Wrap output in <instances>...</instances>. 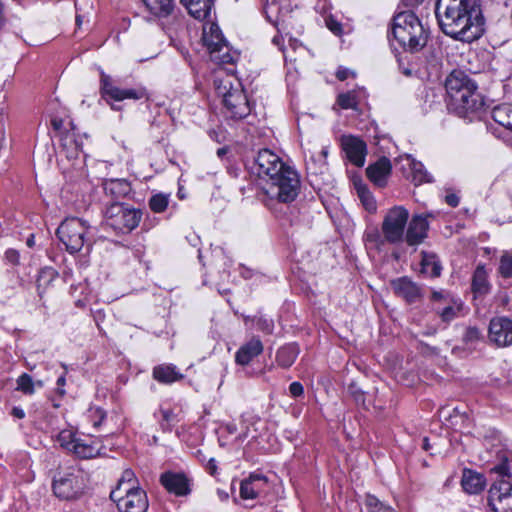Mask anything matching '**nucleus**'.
<instances>
[{
    "label": "nucleus",
    "mask_w": 512,
    "mask_h": 512,
    "mask_svg": "<svg viewBox=\"0 0 512 512\" xmlns=\"http://www.w3.org/2000/svg\"><path fill=\"white\" fill-rule=\"evenodd\" d=\"M435 15L447 36L469 43L480 38V0H438Z\"/></svg>",
    "instance_id": "obj_1"
},
{
    "label": "nucleus",
    "mask_w": 512,
    "mask_h": 512,
    "mask_svg": "<svg viewBox=\"0 0 512 512\" xmlns=\"http://www.w3.org/2000/svg\"><path fill=\"white\" fill-rule=\"evenodd\" d=\"M259 178L270 181L267 193L279 202L290 203L295 200L300 190L298 173L286 165L282 159L269 149L258 152L251 166Z\"/></svg>",
    "instance_id": "obj_2"
},
{
    "label": "nucleus",
    "mask_w": 512,
    "mask_h": 512,
    "mask_svg": "<svg viewBox=\"0 0 512 512\" xmlns=\"http://www.w3.org/2000/svg\"><path fill=\"white\" fill-rule=\"evenodd\" d=\"M447 108L467 122L480 121L478 84L464 71L453 70L445 80Z\"/></svg>",
    "instance_id": "obj_3"
},
{
    "label": "nucleus",
    "mask_w": 512,
    "mask_h": 512,
    "mask_svg": "<svg viewBox=\"0 0 512 512\" xmlns=\"http://www.w3.org/2000/svg\"><path fill=\"white\" fill-rule=\"evenodd\" d=\"M429 28L412 11H403L393 18L389 41L395 40L410 53L421 51L427 44Z\"/></svg>",
    "instance_id": "obj_4"
},
{
    "label": "nucleus",
    "mask_w": 512,
    "mask_h": 512,
    "mask_svg": "<svg viewBox=\"0 0 512 512\" xmlns=\"http://www.w3.org/2000/svg\"><path fill=\"white\" fill-rule=\"evenodd\" d=\"M482 461H485L487 469L499 477H510L508 463L512 461V444L505 439L496 429L489 428L482 437Z\"/></svg>",
    "instance_id": "obj_5"
},
{
    "label": "nucleus",
    "mask_w": 512,
    "mask_h": 512,
    "mask_svg": "<svg viewBox=\"0 0 512 512\" xmlns=\"http://www.w3.org/2000/svg\"><path fill=\"white\" fill-rule=\"evenodd\" d=\"M142 211L120 201L107 205L104 211V223L116 234H129L138 227Z\"/></svg>",
    "instance_id": "obj_6"
},
{
    "label": "nucleus",
    "mask_w": 512,
    "mask_h": 512,
    "mask_svg": "<svg viewBox=\"0 0 512 512\" xmlns=\"http://www.w3.org/2000/svg\"><path fill=\"white\" fill-rule=\"evenodd\" d=\"M90 226L80 218H66L56 230V235L70 254L77 253L83 248L87 251L92 246L89 234Z\"/></svg>",
    "instance_id": "obj_7"
},
{
    "label": "nucleus",
    "mask_w": 512,
    "mask_h": 512,
    "mask_svg": "<svg viewBox=\"0 0 512 512\" xmlns=\"http://www.w3.org/2000/svg\"><path fill=\"white\" fill-rule=\"evenodd\" d=\"M100 93L102 98L111 106L113 110H120L121 107L115 105L114 102H121L124 100H148V90L140 85L132 87H122L111 76L107 75L104 71H100Z\"/></svg>",
    "instance_id": "obj_8"
},
{
    "label": "nucleus",
    "mask_w": 512,
    "mask_h": 512,
    "mask_svg": "<svg viewBox=\"0 0 512 512\" xmlns=\"http://www.w3.org/2000/svg\"><path fill=\"white\" fill-rule=\"evenodd\" d=\"M86 487V474L78 466H70L59 470L53 477L54 495L62 500L78 498Z\"/></svg>",
    "instance_id": "obj_9"
},
{
    "label": "nucleus",
    "mask_w": 512,
    "mask_h": 512,
    "mask_svg": "<svg viewBox=\"0 0 512 512\" xmlns=\"http://www.w3.org/2000/svg\"><path fill=\"white\" fill-rule=\"evenodd\" d=\"M408 219L409 212L403 206H394L389 209L381 226L384 239L390 244L402 242Z\"/></svg>",
    "instance_id": "obj_10"
},
{
    "label": "nucleus",
    "mask_w": 512,
    "mask_h": 512,
    "mask_svg": "<svg viewBox=\"0 0 512 512\" xmlns=\"http://www.w3.org/2000/svg\"><path fill=\"white\" fill-rule=\"evenodd\" d=\"M512 475L495 480L488 490L487 507L492 512H512Z\"/></svg>",
    "instance_id": "obj_11"
},
{
    "label": "nucleus",
    "mask_w": 512,
    "mask_h": 512,
    "mask_svg": "<svg viewBox=\"0 0 512 512\" xmlns=\"http://www.w3.org/2000/svg\"><path fill=\"white\" fill-rule=\"evenodd\" d=\"M110 499L116 503L119 512H146L149 506L147 494L140 487L123 492L113 489Z\"/></svg>",
    "instance_id": "obj_12"
},
{
    "label": "nucleus",
    "mask_w": 512,
    "mask_h": 512,
    "mask_svg": "<svg viewBox=\"0 0 512 512\" xmlns=\"http://www.w3.org/2000/svg\"><path fill=\"white\" fill-rule=\"evenodd\" d=\"M203 41L212 61L222 64L234 63V55L230 52L228 44L218 26L211 25L210 31L208 33L204 32Z\"/></svg>",
    "instance_id": "obj_13"
},
{
    "label": "nucleus",
    "mask_w": 512,
    "mask_h": 512,
    "mask_svg": "<svg viewBox=\"0 0 512 512\" xmlns=\"http://www.w3.org/2000/svg\"><path fill=\"white\" fill-rule=\"evenodd\" d=\"M225 115L234 120L244 119L250 115L251 107L243 89H231L223 98Z\"/></svg>",
    "instance_id": "obj_14"
},
{
    "label": "nucleus",
    "mask_w": 512,
    "mask_h": 512,
    "mask_svg": "<svg viewBox=\"0 0 512 512\" xmlns=\"http://www.w3.org/2000/svg\"><path fill=\"white\" fill-rule=\"evenodd\" d=\"M488 339L498 347L512 345V320L507 317H496L490 321Z\"/></svg>",
    "instance_id": "obj_15"
},
{
    "label": "nucleus",
    "mask_w": 512,
    "mask_h": 512,
    "mask_svg": "<svg viewBox=\"0 0 512 512\" xmlns=\"http://www.w3.org/2000/svg\"><path fill=\"white\" fill-rule=\"evenodd\" d=\"M404 240L408 246H418L428 237L429 222L422 214L414 215L407 223Z\"/></svg>",
    "instance_id": "obj_16"
},
{
    "label": "nucleus",
    "mask_w": 512,
    "mask_h": 512,
    "mask_svg": "<svg viewBox=\"0 0 512 512\" xmlns=\"http://www.w3.org/2000/svg\"><path fill=\"white\" fill-rule=\"evenodd\" d=\"M341 146L351 163L357 167L364 165L367 146L362 139L352 135H344L341 138Z\"/></svg>",
    "instance_id": "obj_17"
},
{
    "label": "nucleus",
    "mask_w": 512,
    "mask_h": 512,
    "mask_svg": "<svg viewBox=\"0 0 512 512\" xmlns=\"http://www.w3.org/2000/svg\"><path fill=\"white\" fill-rule=\"evenodd\" d=\"M160 483L169 493L176 496H187L191 492L190 480L184 473L164 472L160 476Z\"/></svg>",
    "instance_id": "obj_18"
},
{
    "label": "nucleus",
    "mask_w": 512,
    "mask_h": 512,
    "mask_svg": "<svg viewBox=\"0 0 512 512\" xmlns=\"http://www.w3.org/2000/svg\"><path fill=\"white\" fill-rule=\"evenodd\" d=\"M392 172V164L389 158L380 157L374 163L369 164L366 168L368 179L379 188H384L388 184V179Z\"/></svg>",
    "instance_id": "obj_19"
},
{
    "label": "nucleus",
    "mask_w": 512,
    "mask_h": 512,
    "mask_svg": "<svg viewBox=\"0 0 512 512\" xmlns=\"http://www.w3.org/2000/svg\"><path fill=\"white\" fill-rule=\"evenodd\" d=\"M394 293L407 303H415L422 297L421 288L410 278L403 276L391 281Z\"/></svg>",
    "instance_id": "obj_20"
},
{
    "label": "nucleus",
    "mask_w": 512,
    "mask_h": 512,
    "mask_svg": "<svg viewBox=\"0 0 512 512\" xmlns=\"http://www.w3.org/2000/svg\"><path fill=\"white\" fill-rule=\"evenodd\" d=\"M268 485L266 476L262 474H250V476L241 481L240 497L244 500H254L258 498Z\"/></svg>",
    "instance_id": "obj_21"
},
{
    "label": "nucleus",
    "mask_w": 512,
    "mask_h": 512,
    "mask_svg": "<svg viewBox=\"0 0 512 512\" xmlns=\"http://www.w3.org/2000/svg\"><path fill=\"white\" fill-rule=\"evenodd\" d=\"M53 129L60 133L61 148L66 153L67 158H77L81 150V143L75 139L74 133L62 132L63 120L59 117L51 119Z\"/></svg>",
    "instance_id": "obj_22"
},
{
    "label": "nucleus",
    "mask_w": 512,
    "mask_h": 512,
    "mask_svg": "<svg viewBox=\"0 0 512 512\" xmlns=\"http://www.w3.org/2000/svg\"><path fill=\"white\" fill-rule=\"evenodd\" d=\"M263 352V344L259 337H252L243 344L235 354V362L238 365L246 366Z\"/></svg>",
    "instance_id": "obj_23"
},
{
    "label": "nucleus",
    "mask_w": 512,
    "mask_h": 512,
    "mask_svg": "<svg viewBox=\"0 0 512 512\" xmlns=\"http://www.w3.org/2000/svg\"><path fill=\"white\" fill-rule=\"evenodd\" d=\"M102 186L105 195L115 201L129 197L132 192L131 184L126 179H106Z\"/></svg>",
    "instance_id": "obj_24"
},
{
    "label": "nucleus",
    "mask_w": 512,
    "mask_h": 512,
    "mask_svg": "<svg viewBox=\"0 0 512 512\" xmlns=\"http://www.w3.org/2000/svg\"><path fill=\"white\" fill-rule=\"evenodd\" d=\"M189 14L197 20H206L210 17L215 0H180Z\"/></svg>",
    "instance_id": "obj_25"
},
{
    "label": "nucleus",
    "mask_w": 512,
    "mask_h": 512,
    "mask_svg": "<svg viewBox=\"0 0 512 512\" xmlns=\"http://www.w3.org/2000/svg\"><path fill=\"white\" fill-rule=\"evenodd\" d=\"M100 449V442L92 438H78L76 442H74V445L72 446V452L77 457L82 459H90L97 456L100 452Z\"/></svg>",
    "instance_id": "obj_26"
},
{
    "label": "nucleus",
    "mask_w": 512,
    "mask_h": 512,
    "mask_svg": "<svg viewBox=\"0 0 512 512\" xmlns=\"http://www.w3.org/2000/svg\"><path fill=\"white\" fill-rule=\"evenodd\" d=\"M406 160L410 171L407 178L414 183L415 186L424 183H432L434 181L432 175L426 170L420 161H416L410 156H408Z\"/></svg>",
    "instance_id": "obj_27"
},
{
    "label": "nucleus",
    "mask_w": 512,
    "mask_h": 512,
    "mask_svg": "<svg viewBox=\"0 0 512 512\" xmlns=\"http://www.w3.org/2000/svg\"><path fill=\"white\" fill-rule=\"evenodd\" d=\"M153 378L162 384H172L184 378L173 364H162L153 368Z\"/></svg>",
    "instance_id": "obj_28"
},
{
    "label": "nucleus",
    "mask_w": 512,
    "mask_h": 512,
    "mask_svg": "<svg viewBox=\"0 0 512 512\" xmlns=\"http://www.w3.org/2000/svg\"><path fill=\"white\" fill-rule=\"evenodd\" d=\"M421 256V273L431 278L439 277L442 272V265L437 254L434 252L422 251Z\"/></svg>",
    "instance_id": "obj_29"
},
{
    "label": "nucleus",
    "mask_w": 512,
    "mask_h": 512,
    "mask_svg": "<svg viewBox=\"0 0 512 512\" xmlns=\"http://www.w3.org/2000/svg\"><path fill=\"white\" fill-rule=\"evenodd\" d=\"M300 349L296 343H288L277 350L276 363L281 368L291 367L299 355Z\"/></svg>",
    "instance_id": "obj_30"
},
{
    "label": "nucleus",
    "mask_w": 512,
    "mask_h": 512,
    "mask_svg": "<svg viewBox=\"0 0 512 512\" xmlns=\"http://www.w3.org/2000/svg\"><path fill=\"white\" fill-rule=\"evenodd\" d=\"M463 308V303L460 299L454 298L452 301L442 306H435L434 310L439 315L441 320L445 323H450L457 318Z\"/></svg>",
    "instance_id": "obj_31"
},
{
    "label": "nucleus",
    "mask_w": 512,
    "mask_h": 512,
    "mask_svg": "<svg viewBox=\"0 0 512 512\" xmlns=\"http://www.w3.org/2000/svg\"><path fill=\"white\" fill-rule=\"evenodd\" d=\"M353 184L357 196L364 208L370 213L375 212L377 209L376 200L367 185L363 183L361 179H355Z\"/></svg>",
    "instance_id": "obj_32"
},
{
    "label": "nucleus",
    "mask_w": 512,
    "mask_h": 512,
    "mask_svg": "<svg viewBox=\"0 0 512 512\" xmlns=\"http://www.w3.org/2000/svg\"><path fill=\"white\" fill-rule=\"evenodd\" d=\"M461 486L467 494L480 493V473L470 468L462 470Z\"/></svg>",
    "instance_id": "obj_33"
},
{
    "label": "nucleus",
    "mask_w": 512,
    "mask_h": 512,
    "mask_svg": "<svg viewBox=\"0 0 512 512\" xmlns=\"http://www.w3.org/2000/svg\"><path fill=\"white\" fill-rule=\"evenodd\" d=\"M491 116L495 123L506 130L512 131V105L502 104L496 106L491 111Z\"/></svg>",
    "instance_id": "obj_34"
},
{
    "label": "nucleus",
    "mask_w": 512,
    "mask_h": 512,
    "mask_svg": "<svg viewBox=\"0 0 512 512\" xmlns=\"http://www.w3.org/2000/svg\"><path fill=\"white\" fill-rule=\"evenodd\" d=\"M149 11L158 17L168 16L174 8V0H143Z\"/></svg>",
    "instance_id": "obj_35"
},
{
    "label": "nucleus",
    "mask_w": 512,
    "mask_h": 512,
    "mask_svg": "<svg viewBox=\"0 0 512 512\" xmlns=\"http://www.w3.org/2000/svg\"><path fill=\"white\" fill-rule=\"evenodd\" d=\"M17 388L16 390L22 392L25 395H33L35 393L36 387L42 388L43 381L38 380L34 381L32 376L28 373H22L16 380Z\"/></svg>",
    "instance_id": "obj_36"
},
{
    "label": "nucleus",
    "mask_w": 512,
    "mask_h": 512,
    "mask_svg": "<svg viewBox=\"0 0 512 512\" xmlns=\"http://www.w3.org/2000/svg\"><path fill=\"white\" fill-rule=\"evenodd\" d=\"M58 273L52 267H44L39 271L36 284L38 294L42 293L50 286V284L57 278Z\"/></svg>",
    "instance_id": "obj_37"
},
{
    "label": "nucleus",
    "mask_w": 512,
    "mask_h": 512,
    "mask_svg": "<svg viewBox=\"0 0 512 512\" xmlns=\"http://www.w3.org/2000/svg\"><path fill=\"white\" fill-rule=\"evenodd\" d=\"M336 102L342 109L357 110L359 105L358 93L355 90L340 93L337 96Z\"/></svg>",
    "instance_id": "obj_38"
},
{
    "label": "nucleus",
    "mask_w": 512,
    "mask_h": 512,
    "mask_svg": "<svg viewBox=\"0 0 512 512\" xmlns=\"http://www.w3.org/2000/svg\"><path fill=\"white\" fill-rule=\"evenodd\" d=\"M138 480L135 473L131 469H125L119 478L115 489H119L120 492L127 491L129 488H138Z\"/></svg>",
    "instance_id": "obj_39"
},
{
    "label": "nucleus",
    "mask_w": 512,
    "mask_h": 512,
    "mask_svg": "<svg viewBox=\"0 0 512 512\" xmlns=\"http://www.w3.org/2000/svg\"><path fill=\"white\" fill-rule=\"evenodd\" d=\"M170 196L164 193H157L151 196L148 205L152 212L162 213L169 205Z\"/></svg>",
    "instance_id": "obj_40"
},
{
    "label": "nucleus",
    "mask_w": 512,
    "mask_h": 512,
    "mask_svg": "<svg viewBox=\"0 0 512 512\" xmlns=\"http://www.w3.org/2000/svg\"><path fill=\"white\" fill-rule=\"evenodd\" d=\"M365 506L368 512H395L391 506L381 502L377 497L371 494L366 495Z\"/></svg>",
    "instance_id": "obj_41"
},
{
    "label": "nucleus",
    "mask_w": 512,
    "mask_h": 512,
    "mask_svg": "<svg viewBox=\"0 0 512 512\" xmlns=\"http://www.w3.org/2000/svg\"><path fill=\"white\" fill-rule=\"evenodd\" d=\"M498 272L503 278L512 277V252L506 251L501 255Z\"/></svg>",
    "instance_id": "obj_42"
},
{
    "label": "nucleus",
    "mask_w": 512,
    "mask_h": 512,
    "mask_svg": "<svg viewBox=\"0 0 512 512\" xmlns=\"http://www.w3.org/2000/svg\"><path fill=\"white\" fill-rule=\"evenodd\" d=\"M77 439L78 438H76L69 430H63L58 435V441L60 445L70 452H72V446Z\"/></svg>",
    "instance_id": "obj_43"
},
{
    "label": "nucleus",
    "mask_w": 512,
    "mask_h": 512,
    "mask_svg": "<svg viewBox=\"0 0 512 512\" xmlns=\"http://www.w3.org/2000/svg\"><path fill=\"white\" fill-rule=\"evenodd\" d=\"M454 298L455 297L453 295L445 290L433 291L431 295V300L438 304L437 306L445 305L446 303L452 301Z\"/></svg>",
    "instance_id": "obj_44"
},
{
    "label": "nucleus",
    "mask_w": 512,
    "mask_h": 512,
    "mask_svg": "<svg viewBox=\"0 0 512 512\" xmlns=\"http://www.w3.org/2000/svg\"><path fill=\"white\" fill-rule=\"evenodd\" d=\"M89 412L94 427L100 426L107 415L106 411L100 407L91 408Z\"/></svg>",
    "instance_id": "obj_45"
},
{
    "label": "nucleus",
    "mask_w": 512,
    "mask_h": 512,
    "mask_svg": "<svg viewBox=\"0 0 512 512\" xmlns=\"http://www.w3.org/2000/svg\"><path fill=\"white\" fill-rule=\"evenodd\" d=\"M325 24L327 28L336 36H340L343 33L342 24L333 16H328L325 18Z\"/></svg>",
    "instance_id": "obj_46"
},
{
    "label": "nucleus",
    "mask_w": 512,
    "mask_h": 512,
    "mask_svg": "<svg viewBox=\"0 0 512 512\" xmlns=\"http://www.w3.org/2000/svg\"><path fill=\"white\" fill-rule=\"evenodd\" d=\"M256 326L259 330L267 333V334H271L273 332V329H274V323H273V320L272 319H268V318H264V317H259L257 319V322H256Z\"/></svg>",
    "instance_id": "obj_47"
},
{
    "label": "nucleus",
    "mask_w": 512,
    "mask_h": 512,
    "mask_svg": "<svg viewBox=\"0 0 512 512\" xmlns=\"http://www.w3.org/2000/svg\"><path fill=\"white\" fill-rule=\"evenodd\" d=\"M480 334L477 327H469L464 336L463 341L469 345L479 340Z\"/></svg>",
    "instance_id": "obj_48"
},
{
    "label": "nucleus",
    "mask_w": 512,
    "mask_h": 512,
    "mask_svg": "<svg viewBox=\"0 0 512 512\" xmlns=\"http://www.w3.org/2000/svg\"><path fill=\"white\" fill-rule=\"evenodd\" d=\"M289 394L293 398L302 397L304 395V387H303V385L300 382H298V381L292 382L289 385Z\"/></svg>",
    "instance_id": "obj_49"
},
{
    "label": "nucleus",
    "mask_w": 512,
    "mask_h": 512,
    "mask_svg": "<svg viewBox=\"0 0 512 512\" xmlns=\"http://www.w3.org/2000/svg\"><path fill=\"white\" fill-rule=\"evenodd\" d=\"M472 291L474 293L475 298L477 297L478 293H480V264L477 265L474 269L472 279Z\"/></svg>",
    "instance_id": "obj_50"
},
{
    "label": "nucleus",
    "mask_w": 512,
    "mask_h": 512,
    "mask_svg": "<svg viewBox=\"0 0 512 512\" xmlns=\"http://www.w3.org/2000/svg\"><path fill=\"white\" fill-rule=\"evenodd\" d=\"M5 258L11 264H14V265L18 264V262H19V253H18V251L14 250V249H8L5 252Z\"/></svg>",
    "instance_id": "obj_51"
},
{
    "label": "nucleus",
    "mask_w": 512,
    "mask_h": 512,
    "mask_svg": "<svg viewBox=\"0 0 512 512\" xmlns=\"http://www.w3.org/2000/svg\"><path fill=\"white\" fill-rule=\"evenodd\" d=\"M162 419L165 422H176V414L171 409H160Z\"/></svg>",
    "instance_id": "obj_52"
},
{
    "label": "nucleus",
    "mask_w": 512,
    "mask_h": 512,
    "mask_svg": "<svg viewBox=\"0 0 512 512\" xmlns=\"http://www.w3.org/2000/svg\"><path fill=\"white\" fill-rule=\"evenodd\" d=\"M445 202L450 206V207H457L460 203V199L458 197L457 194L455 193H449L445 196Z\"/></svg>",
    "instance_id": "obj_53"
},
{
    "label": "nucleus",
    "mask_w": 512,
    "mask_h": 512,
    "mask_svg": "<svg viewBox=\"0 0 512 512\" xmlns=\"http://www.w3.org/2000/svg\"><path fill=\"white\" fill-rule=\"evenodd\" d=\"M349 392L353 395L356 402H364L365 396L364 393L358 389L354 385L349 386Z\"/></svg>",
    "instance_id": "obj_54"
},
{
    "label": "nucleus",
    "mask_w": 512,
    "mask_h": 512,
    "mask_svg": "<svg viewBox=\"0 0 512 512\" xmlns=\"http://www.w3.org/2000/svg\"><path fill=\"white\" fill-rule=\"evenodd\" d=\"M350 75H354V73L352 71H350L349 69L344 68V67H339L337 72H336V77L340 81L346 80Z\"/></svg>",
    "instance_id": "obj_55"
},
{
    "label": "nucleus",
    "mask_w": 512,
    "mask_h": 512,
    "mask_svg": "<svg viewBox=\"0 0 512 512\" xmlns=\"http://www.w3.org/2000/svg\"><path fill=\"white\" fill-rule=\"evenodd\" d=\"M481 286H482V295L490 292L491 286H490V284L486 280L485 271H484V267L483 266H482V283H481Z\"/></svg>",
    "instance_id": "obj_56"
},
{
    "label": "nucleus",
    "mask_w": 512,
    "mask_h": 512,
    "mask_svg": "<svg viewBox=\"0 0 512 512\" xmlns=\"http://www.w3.org/2000/svg\"><path fill=\"white\" fill-rule=\"evenodd\" d=\"M11 414L18 419H22L25 417V412L20 407H13Z\"/></svg>",
    "instance_id": "obj_57"
},
{
    "label": "nucleus",
    "mask_w": 512,
    "mask_h": 512,
    "mask_svg": "<svg viewBox=\"0 0 512 512\" xmlns=\"http://www.w3.org/2000/svg\"><path fill=\"white\" fill-rule=\"evenodd\" d=\"M160 427L161 429L164 431V432H171L173 427H174V423L172 422H165L163 419L160 421Z\"/></svg>",
    "instance_id": "obj_58"
},
{
    "label": "nucleus",
    "mask_w": 512,
    "mask_h": 512,
    "mask_svg": "<svg viewBox=\"0 0 512 512\" xmlns=\"http://www.w3.org/2000/svg\"><path fill=\"white\" fill-rule=\"evenodd\" d=\"M423 2L424 0H402V3L407 7H416Z\"/></svg>",
    "instance_id": "obj_59"
},
{
    "label": "nucleus",
    "mask_w": 512,
    "mask_h": 512,
    "mask_svg": "<svg viewBox=\"0 0 512 512\" xmlns=\"http://www.w3.org/2000/svg\"><path fill=\"white\" fill-rule=\"evenodd\" d=\"M104 317H105V314L101 310L96 311L94 314V320L99 329H100V321H102L104 319Z\"/></svg>",
    "instance_id": "obj_60"
},
{
    "label": "nucleus",
    "mask_w": 512,
    "mask_h": 512,
    "mask_svg": "<svg viewBox=\"0 0 512 512\" xmlns=\"http://www.w3.org/2000/svg\"><path fill=\"white\" fill-rule=\"evenodd\" d=\"M208 468L210 470V473L213 475L215 472H216V469H217V465H216V461L211 458L208 462Z\"/></svg>",
    "instance_id": "obj_61"
},
{
    "label": "nucleus",
    "mask_w": 512,
    "mask_h": 512,
    "mask_svg": "<svg viewBox=\"0 0 512 512\" xmlns=\"http://www.w3.org/2000/svg\"><path fill=\"white\" fill-rule=\"evenodd\" d=\"M422 448L423 450L425 451H430L431 449V444H430V441H429V438L428 437H424L423 440H422Z\"/></svg>",
    "instance_id": "obj_62"
},
{
    "label": "nucleus",
    "mask_w": 512,
    "mask_h": 512,
    "mask_svg": "<svg viewBox=\"0 0 512 512\" xmlns=\"http://www.w3.org/2000/svg\"><path fill=\"white\" fill-rule=\"evenodd\" d=\"M57 386H60V387H64L65 384H66V377L65 375H61L58 379H57V382H56Z\"/></svg>",
    "instance_id": "obj_63"
},
{
    "label": "nucleus",
    "mask_w": 512,
    "mask_h": 512,
    "mask_svg": "<svg viewBox=\"0 0 512 512\" xmlns=\"http://www.w3.org/2000/svg\"><path fill=\"white\" fill-rule=\"evenodd\" d=\"M241 275L245 279H248V278H250L252 276V272H251V270H249L247 268H243V270L241 271Z\"/></svg>",
    "instance_id": "obj_64"
}]
</instances>
